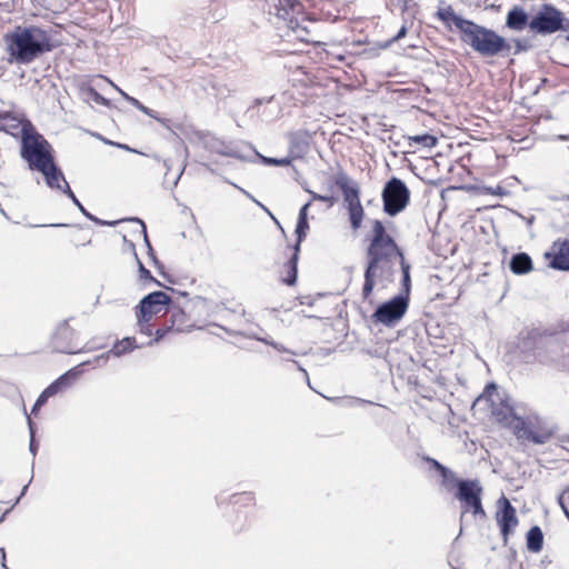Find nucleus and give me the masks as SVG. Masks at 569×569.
Wrapping results in <instances>:
<instances>
[{
	"label": "nucleus",
	"instance_id": "f257e3e1",
	"mask_svg": "<svg viewBox=\"0 0 569 569\" xmlns=\"http://www.w3.org/2000/svg\"><path fill=\"white\" fill-rule=\"evenodd\" d=\"M403 258L402 250L395 239L387 232L382 221L375 220L372 237L367 248V266L365 269V282L362 298L368 299L373 291L376 278L391 281L395 274L392 258Z\"/></svg>",
	"mask_w": 569,
	"mask_h": 569
},
{
	"label": "nucleus",
	"instance_id": "f03ea898",
	"mask_svg": "<svg viewBox=\"0 0 569 569\" xmlns=\"http://www.w3.org/2000/svg\"><path fill=\"white\" fill-rule=\"evenodd\" d=\"M52 28L38 26H17L3 36L8 62L10 64H29L42 54L52 51L57 44L52 42Z\"/></svg>",
	"mask_w": 569,
	"mask_h": 569
},
{
	"label": "nucleus",
	"instance_id": "7ed1b4c3",
	"mask_svg": "<svg viewBox=\"0 0 569 569\" xmlns=\"http://www.w3.org/2000/svg\"><path fill=\"white\" fill-rule=\"evenodd\" d=\"M20 158L32 172L44 169L47 164L56 160L53 147L30 121H26L21 126Z\"/></svg>",
	"mask_w": 569,
	"mask_h": 569
},
{
	"label": "nucleus",
	"instance_id": "20e7f679",
	"mask_svg": "<svg viewBox=\"0 0 569 569\" xmlns=\"http://www.w3.org/2000/svg\"><path fill=\"white\" fill-rule=\"evenodd\" d=\"M460 39L482 57H507L511 53V46L503 37L473 21L469 22Z\"/></svg>",
	"mask_w": 569,
	"mask_h": 569
},
{
	"label": "nucleus",
	"instance_id": "39448f33",
	"mask_svg": "<svg viewBox=\"0 0 569 569\" xmlns=\"http://www.w3.org/2000/svg\"><path fill=\"white\" fill-rule=\"evenodd\" d=\"M539 361L569 371V327L540 339Z\"/></svg>",
	"mask_w": 569,
	"mask_h": 569
},
{
	"label": "nucleus",
	"instance_id": "423d86ee",
	"mask_svg": "<svg viewBox=\"0 0 569 569\" xmlns=\"http://www.w3.org/2000/svg\"><path fill=\"white\" fill-rule=\"evenodd\" d=\"M512 431L519 440H527L535 445L547 443L555 433V428L548 425L535 412L519 413L512 423Z\"/></svg>",
	"mask_w": 569,
	"mask_h": 569
},
{
	"label": "nucleus",
	"instance_id": "0eeeda50",
	"mask_svg": "<svg viewBox=\"0 0 569 569\" xmlns=\"http://www.w3.org/2000/svg\"><path fill=\"white\" fill-rule=\"evenodd\" d=\"M530 30L539 36H549L569 30V19L551 3H542L530 19Z\"/></svg>",
	"mask_w": 569,
	"mask_h": 569
},
{
	"label": "nucleus",
	"instance_id": "6e6552de",
	"mask_svg": "<svg viewBox=\"0 0 569 569\" xmlns=\"http://www.w3.org/2000/svg\"><path fill=\"white\" fill-rule=\"evenodd\" d=\"M483 488L478 479H465L458 483L455 498L460 501L462 520L466 513H471L473 518L486 519L487 513L482 506Z\"/></svg>",
	"mask_w": 569,
	"mask_h": 569
},
{
	"label": "nucleus",
	"instance_id": "1a4fd4ad",
	"mask_svg": "<svg viewBox=\"0 0 569 569\" xmlns=\"http://www.w3.org/2000/svg\"><path fill=\"white\" fill-rule=\"evenodd\" d=\"M383 211L395 217L406 209L410 201V191L407 184L397 177L390 178L381 192Z\"/></svg>",
	"mask_w": 569,
	"mask_h": 569
},
{
	"label": "nucleus",
	"instance_id": "9d476101",
	"mask_svg": "<svg viewBox=\"0 0 569 569\" xmlns=\"http://www.w3.org/2000/svg\"><path fill=\"white\" fill-rule=\"evenodd\" d=\"M486 393H489L492 416L497 421L512 429V423L520 412L519 409L512 405L510 397L505 391H498L495 383L487 385Z\"/></svg>",
	"mask_w": 569,
	"mask_h": 569
},
{
	"label": "nucleus",
	"instance_id": "9b49d317",
	"mask_svg": "<svg viewBox=\"0 0 569 569\" xmlns=\"http://www.w3.org/2000/svg\"><path fill=\"white\" fill-rule=\"evenodd\" d=\"M409 301L406 295H396L388 301L380 303L371 316L375 323L395 327L406 315Z\"/></svg>",
	"mask_w": 569,
	"mask_h": 569
},
{
	"label": "nucleus",
	"instance_id": "f8f14e48",
	"mask_svg": "<svg viewBox=\"0 0 569 569\" xmlns=\"http://www.w3.org/2000/svg\"><path fill=\"white\" fill-rule=\"evenodd\" d=\"M301 3L298 0H277L274 4V14L278 19L287 22V27L292 30L300 40H307L306 36L309 33L306 27L300 26L295 14L301 9Z\"/></svg>",
	"mask_w": 569,
	"mask_h": 569
},
{
	"label": "nucleus",
	"instance_id": "ddd939ff",
	"mask_svg": "<svg viewBox=\"0 0 569 569\" xmlns=\"http://www.w3.org/2000/svg\"><path fill=\"white\" fill-rule=\"evenodd\" d=\"M76 331L73 328L69 326V320H62L58 323L56 327L54 332L51 337V345L52 348L57 352L61 353H78L81 350L76 348L74 339H76Z\"/></svg>",
	"mask_w": 569,
	"mask_h": 569
},
{
	"label": "nucleus",
	"instance_id": "4468645a",
	"mask_svg": "<svg viewBox=\"0 0 569 569\" xmlns=\"http://www.w3.org/2000/svg\"><path fill=\"white\" fill-rule=\"evenodd\" d=\"M498 503L499 510L496 515L497 523L499 526L503 541L507 542L509 535L512 533L519 521L516 515V508L506 497H501Z\"/></svg>",
	"mask_w": 569,
	"mask_h": 569
},
{
	"label": "nucleus",
	"instance_id": "2eb2a0df",
	"mask_svg": "<svg viewBox=\"0 0 569 569\" xmlns=\"http://www.w3.org/2000/svg\"><path fill=\"white\" fill-rule=\"evenodd\" d=\"M171 302V298L163 291H153L144 296L138 307L137 315H141L142 317L152 318L153 315H157L166 310Z\"/></svg>",
	"mask_w": 569,
	"mask_h": 569
},
{
	"label": "nucleus",
	"instance_id": "dca6fc26",
	"mask_svg": "<svg viewBox=\"0 0 569 569\" xmlns=\"http://www.w3.org/2000/svg\"><path fill=\"white\" fill-rule=\"evenodd\" d=\"M541 338H545V336L539 335L537 331H521L519 333L516 348L521 353L525 362H530L532 359L539 360L538 352L541 351Z\"/></svg>",
	"mask_w": 569,
	"mask_h": 569
},
{
	"label": "nucleus",
	"instance_id": "f3484780",
	"mask_svg": "<svg viewBox=\"0 0 569 569\" xmlns=\"http://www.w3.org/2000/svg\"><path fill=\"white\" fill-rule=\"evenodd\" d=\"M548 266L555 270L569 271V240L557 239L552 242L550 251L545 253Z\"/></svg>",
	"mask_w": 569,
	"mask_h": 569
},
{
	"label": "nucleus",
	"instance_id": "a211bd4d",
	"mask_svg": "<svg viewBox=\"0 0 569 569\" xmlns=\"http://www.w3.org/2000/svg\"><path fill=\"white\" fill-rule=\"evenodd\" d=\"M206 148L212 152L220 156L232 157L241 160L250 159V156L247 152H243L242 149L246 150L243 143L238 144L233 142H226L217 138H210L206 141Z\"/></svg>",
	"mask_w": 569,
	"mask_h": 569
},
{
	"label": "nucleus",
	"instance_id": "6ab92c4d",
	"mask_svg": "<svg viewBox=\"0 0 569 569\" xmlns=\"http://www.w3.org/2000/svg\"><path fill=\"white\" fill-rule=\"evenodd\" d=\"M335 183L341 190V192L343 194V200L347 206H351V203L352 204L360 203L359 187L355 181L351 180V178L347 173L339 172L335 177Z\"/></svg>",
	"mask_w": 569,
	"mask_h": 569
},
{
	"label": "nucleus",
	"instance_id": "aec40b11",
	"mask_svg": "<svg viewBox=\"0 0 569 569\" xmlns=\"http://www.w3.org/2000/svg\"><path fill=\"white\" fill-rule=\"evenodd\" d=\"M37 172L43 176L48 188L52 190H59L64 193V186L68 183V181L66 180L64 174L61 168L57 164L56 160L47 164L44 169H40Z\"/></svg>",
	"mask_w": 569,
	"mask_h": 569
},
{
	"label": "nucleus",
	"instance_id": "412c9836",
	"mask_svg": "<svg viewBox=\"0 0 569 569\" xmlns=\"http://www.w3.org/2000/svg\"><path fill=\"white\" fill-rule=\"evenodd\" d=\"M530 17L520 6H513L506 16V27L513 31H522L527 27L530 29Z\"/></svg>",
	"mask_w": 569,
	"mask_h": 569
},
{
	"label": "nucleus",
	"instance_id": "4be33fe9",
	"mask_svg": "<svg viewBox=\"0 0 569 569\" xmlns=\"http://www.w3.org/2000/svg\"><path fill=\"white\" fill-rule=\"evenodd\" d=\"M82 375L80 366H76L61 375L58 379L51 382L48 387L54 395L68 389L72 383Z\"/></svg>",
	"mask_w": 569,
	"mask_h": 569
},
{
	"label": "nucleus",
	"instance_id": "5701e85b",
	"mask_svg": "<svg viewBox=\"0 0 569 569\" xmlns=\"http://www.w3.org/2000/svg\"><path fill=\"white\" fill-rule=\"evenodd\" d=\"M509 269L515 274H527L533 269L532 259L526 252L515 253L509 261Z\"/></svg>",
	"mask_w": 569,
	"mask_h": 569
},
{
	"label": "nucleus",
	"instance_id": "b1692460",
	"mask_svg": "<svg viewBox=\"0 0 569 569\" xmlns=\"http://www.w3.org/2000/svg\"><path fill=\"white\" fill-rule=\"evenodd\" d=\"M166 312L170 313V326L173 330L183 331L186 328L191 327L188 325V317L186 311L182 308L173 305L172 301L168 308H166Z\"/></svg>",
	"mask_w": 569,
	"mask_h": 569
},
{
	"label": "nucleus",
	"instance_id": "393cba45",
	"mask_svg": "<svg viewBox=\"0 0 569 569\" xmlns=\"http://www.w3.org/2000/svg\"><path fill=\"white\" fill-rule=\"evenodd\" d=\"M437 17L443 23L452 22L455 24V27L460 31V33L463 32V30L467 28V26L471 21V20L465 19L461 16L457 14L450 6H448L447 8H443V9H439L437 12Z\"/></svg>",
	"mask_w": 569,
	"mask_h": 569
},
{
	"label": "nucleus",
	"instance_id": "a878e982",
	"mask_svg": "<svg viewBox=\"0 0 569 569\" xmlns=\"http://www.w3.org/2000/svg\"><path fill=\"white\" fill-rule=\"evenodd\" d=\"M527 548L531 552H539L543 547V533L539 526L529 529L526 536Z\"/></svg>",
	"mask_w": 569,
	"mask_h": 569
},
{
	"label": "nucleus",
	"instance_id": "bb28decb",
	"mask_svg": "<svg viewBox=\"0 0 569 569\" xmlns=\"http://www.w3.org/2000/svg\"><path fill=\"white\" fill-rule=\"evenodd\" d=\"M140 348L139 345H137L134 337H126L122 340H118L113 347L109 350L110 355L113 357H121L123 355H127L134 349Z\"/></svg>",
	"mask_w": 569,
	"mask_h": 569
},
{
	"label": "nucleus",
	"instance_id": "cd10ccee",
	"mask_svg": "<svg viewBox=\"0 0 569 569\" xmlns=\"http://www.w3.org/2000/svg\"><path fill=\"white\" fill-rule=\"evenodd\" d=\"M299 253L293 250L292 256L288 260V262L284 264L286 269V277L282 278V282L288 286H293L297 282L298 278V260H299Z\"/></svg>",
	"mask_w": 569,
	"mask_h": 569
},
{
	"label": "nucleus",
	"instance_id": "c85d7f7f",
	"mask_svg": "<svg viewBox=\"0 0 569 569\" xmlns=\"http://www.w3.org/2000/svg\"><path fill=\"white\" fill-rule=\"evenodd\" d=\"M66 190H64V194L71 199V201L74 203V206L78 207V209L80 210V212L86 217L88 218L89 220L100 224V226H113L114 222H107V221H102L100 219H98L97 217H94L93 214H91L84 207L83 204L79 201V199L76 197V194L73 193V191L71 190L69 183H66L64 186Z\"/></svg>",
	"mask_w": 569,
	"mask_h": 569
},
{
	"label": "nucleus",
	"instance_id": "c756f323",
	"mask_svg": "<svg viewBox=\"0 0 569 569\" xmlns=\"http://www.w3.org/2000/svg\"><path fill=\"white\" fill-rule=\"evenodd\" d=\"M243 147L246 148L247 154H249L250 158L252 157V154L254 157H259L261 159L262 163H264L267 166L286 167V166H289L291 162L290 158H288V157H286V158L264 157V156L260 154L258 151H256L251 144L243 143Z\"/></svg>",
	"mask_w": 569,
	"mask_h": 569
},
{
	"label": "nucleus",
	"instance_id": "7c9ffc66",
	"mask_svg": "<svg viewBox=\"0 0 569 569\" xmlns=\"http://www.w3.org/2000/svg\"><path fill=\"white\" fill-rule=\"evenodd\" d=\"M348 214H349V222L352 230L357 231L362 223L365 211L361 206V202L358 204L347 206Z\"/></svg>",
	"mask_w": 569,
	"mask_h": 569
},
{
	"label": "nucleus",
	"instance_id": "2f4dec72",
	"mask_svg": "<svg viewBox=\"0 0 569 569\" xmlns=\"http://www.w3.org/2000/svg\"><path fill=\"white\" fill-rule=\"evenodd\" d=\"M308 142L298 136H292L290 139V154L293 158H302L308 151Z\"/></svg>",
	"mask_w": 569,
	"mask_h": 569
},
{
	"label": "nucleus",
	"instance_id": "473e14b6",
	"mask_svg": "<svg viewBox=\"0 0 569 569\" xmlns=\"http://www.w3.org/2000/svg\"><path fill=\"white\" fill-rule=\"evenodd\" d=\"M400 268L402 273V290L399 295H406V298L409 300L411 290L410 264L406 261L405 257L400 260Z\"/></svg>",
	"mask_w": 569,
	"mask_h": 569
},
{
	"label": "nucleus",
	"instance_id": "72a5a7b5",
	"mask_svg": "<svg viewBox=\"0 0 569 569\" xmlns=\"http://www.w3.org/2000/svg\"><path fill=\"white\" fill-rule=\"evenodd\" d=\"M410 146H422L425 148H433L438 143V138L433 134L423 133L408 137Z\"/></svg>",
	"mask_w": 569,
	"mask_h": 569
},
{
	"label": "nucleus",
	"instance_id": "f704fd0d",
	"mask_svg": "<svg viewBox=\"0 0 569 569\" xmlns=\"http://www.w3.org/2000/svg\"><path fill=\"white\" fill-rule=\"evenodd\" d=\"M308 230H309L308 219L298 218L296 230H295V233L297 236V242L293 246L295 251L300 252L301 242L307 237Z\"/></svg>",
	"mask_w": 569,
	"mask_h": 569
},
{
	"label": "nucleus",
	"instance_id": "c9c22d12",
	"mask_svg": "<svg viewBox=\"0 0 569 569\" xmlns=\"http://www.w3.org/2000/svg\"><path fill=\"white\" fill-rule=\"evenodd\" d=\"M441 479H442V486L447 489V490H451V489H458V483L460 481H463L465 479H460L458 478L455 472L452 470H450L448 468V472L447 473H439Z\"/></svg>",
	"mask_w": 569,
	"mask_h": 569
},
{
	"label": "nucleus",
	"instance_id": "e433bc0d",
	"mask_svg": "<svg viewBox=\"0 0 569 569\" xmlns=\"http://www.w3.org/2000/svg\"><path fill=\"white\" fill-rule=\"evenodd\" d=\"M230 502L233 505H252L254 502V496L252 492L233 493L230 497Z\"/></svg>",
	"mask_w": 569,
	"mask_h": 569
},
{
	"label": "nucleus",
	"instance_id": "4c0bfd02",
	"mask_svg": "<svg viewBox=\"0 0 569 569\" xmlns=\"http://www.w3.org/2000/svg\"><path fill=\"white\" fill-rule=\"evenodd\" d=\"M252 338L257 339L258 341H261L266 345H269L271 346L272 348H274L276 350L280 351V352H284V353H289L291 356H297V352L293 351V350H290L288 348H286L281 343H278L276 341H273L272 339L268 338V337H257V336H252Z\"/></svg>",
	"mask_w": 569,
	"mask_h": 569
},
{
	"label": "nucleus",
	"instance_id": "58836bf2",
	"mask_svg": "<svg viewBox=\"0 0 569 569\" xmlns=\"http://www.w3.org/2000/svg\"><path fill=\"white\" fill-rule=\"evenodd\" d=\"M129 220H130V221H133V222H137V223H139V224L141 226V232H142V234H143L144 243H146V244H147V247H148L149 254H150V257L152 258V260H153L156 263H158L159 261L157 260V258H156V256H154V252H153V250H152V247H151V244H150V241H149V239H148L147 228H146L144 222H143L141 219H139V218H131V219H129Z\"/></svg>",
	"mask_w": 569,
	"mask_h": 569
},
{
	"label": "nucleus",
	"instance_id": "ea45409f",
	"mask_svg": "<svg viewBox=\"0 0 569 569\" xmlns=\"http://www.w3.org/2000/svg\"><path fill=\"white\" fill-rule=\"evenodd\" d=\"M110 357H111L110 352L107 351L104 353H101V355L94 357L92 360H88V361L80 363L79 366H80V368L83 366H87V365H93L94 367H103V366H106V363L108 362Z\"/></svg>",
	"mask_w": 569,
	"mask_h": 569
},
{
	"label": "nucleus",
	"instance_id": "a19ab883",
	"mask_svg": "<svg viewBox=\"0 0 569 569\" xmlns=\"http://www.w3.org/2000/svg\"><path fill=\"white\" fill-rule=\"evenodd\" d=\"M137 325L139 327V331L146 336L152 335V327L150 325V318L142 317L141 315H137Z\"/></svg>",
	"mask_w": 569,
	"mask_h": 569
},
{
	"label": "nucleus",
	"instance_id": "79ce46f5",
	"mask_svg": "<svg viewBox=\"0 0 569 569\" xmlns=\"http://www.w3.org/2000/svg\"><path fill=\"white\" fill-rule=\"evenodd\" d=\"M28 427L30 432V443H29V451L30 453L36 457L38 452V442L36 441V430H34V423L32 420L28 417Z\"/></svg>",
	"mask_w": 569,
	"mask_h": 569
},
{
	"label": "nucleus",
	"instance_id": "37998d69",
	"mask_svg": "<svg viewBox=\"0 0 569 569\" xmlns=\"http://www.w3.org/2000/svg\"><path fill=\"white\" fill-rule=\"evenodd\" d=\"M134 257L137 259V262H138V271H139V277L141 280H149V281H153L156 282L157 284H160V282L158 280H156L150 270H148L144 264L140 261V259L138 258L137 253L134 252Z\"/></svg>",
	"mask_w": 569,
	"mask_h": 569
},
{
	"label": "nucleus",
	"instance_id": "c03bdc74",
	"mask_svg": "<svg viewBox=\"0 0 569 569\" xmlns=\"http://www.w3.org/2000/svg\"><path fill=\"white\" fill-rule=\"evenodd\" d=\"M87 96L92 100L94 101L96 103L98 104H101V106H108L109 104V100L106 99L102 94H100L96 89H93L92 87H89L87 90Z\"/></svg>",
	"mask_w": 569,
	"mask_h": 569
},
{
	"label": "nucleus",
	"instance_id": "a18cd8bd",
	"mask_svg": "<svg viewBox=\"0 0 569 569\" xmlns=\"http://www.w3.org/2000/svg\"><path fill=\"white\" fill-rule=\"evenodd\" d=\"M171 326H166L163 328H158L154 332V338L149 340L147 346H152L154 342H159L160 340H162L166 335L171 330Z\"/></svg>",
	"mask_w": 569,
	"mask_h": 569
},
{
	"label": "nucleus",
	"instance_id": "49530a36",
	"mask_svg": "<svg viewBox=\"0 0 569 569\" xmlns=\"http://www.w3.org/2000/svg\"><path fill=\"white\" fill-rule=\"evenodd\" d=\"M127 101H129L133 107H136L138 110L142 111L143 113L150 116V117H153V111L149 108H147L146 106H143L139 100H137L136 98L133 97H127Z\"/></svg>",
	"mask_w": 569,
	"mask_h": 569
},
{
	"label": "nucleus",
	"instance_id": "de8ad7c7",
	"mask_svg": "<svg viewBox=\"0 0 569 569\" xmlns=\"http://www.w3.org/2000/svg\"><path fill=\"white\" fill-rule=\"evenodd\" d=\"M310 196H311V201H322V202H328L330 206L333 204L335 202V198L332 196H325V194H319L315 191H311V190H307Z\"/></svg>",
	"mask_w": 569,
	"mask_h": 569
},
{
	"label": "nucleus",
	"instance_id": "09e8293b",
	"mask_svg": "<svg viewBox=\"0 0 569 569\" xmlns=\"http://www.w3.org/2000/svg\"><path fill=\"white\" fill-rule=\"evenodd\" d=\"M363 351L372 358H383L386 356V349L383 346L368 348V349H365Z\"/></svg>",
	"mask_w": 569,
	"mask_h": 569
},
{
	"label": "nucleus",
	"instance_id": "8fccbe9b",
	"mask_svg": "<svg viewBox=\"0 0 569 569\" xmlns=\"http://www.w3.org/2000/svg\"><path fill=\"white\" fill-rule=\"evenodd\" d=\"M513 42H515V50H513L512 54H515V56L519 54L521 52H525L530 48V46L528 44V42L526 40L515 39Z\"/></svg>",
	"mask_w": 569,
	"mask_h": 569
},
{
	"label": "nucleus",
	"instance_id": "3c124183",
	"mask_svg": "<svg viewBox=\"0 0 569 569\" xmlns=\"http://www.w3.org/2000/svg\"><path fill=\"white\" fill-rule=\"evenodd\" d=\"M566 496H568V498H569V487L567 489H565L557 498V502H558L559 507L561 508L565 516L567 517V512H569V509L565 502Z\"/></svg>",
	"mask_w": 569,
	"mask_h": 569
},
{
	"label": "nucleus",
	"instance_id": "603ef678",
	"mask_svg": "<svg viewBox=\"0 0 569 569\" xmlns=\"http://www.w3.org/2000/svg\"><path fill=\"white\" fill-rule=\"evenodd\" d=\"M52 396H54V393L52 392V390H51L49 387H47V388H46V389L40 393V396L38 397V399L36 400V402H38V406H41V407H42V406L47 402V400H48L50 397H52Z\"/></svg>",
	"mask_w": 569,
	"mask_h": 569
},
{
	"label": "nucleus",
	"instance_id": "864d4df0",
	"mask_svg": "<svg viewBox=\"0 0 569 569\" xmlns=\"http://www.w3.org/2000/svg\"><path fill=\"white\" fill-rule=\"evenodd\" d=\"M430 465L431 467L439 473H447L448 472V467L443 466L442 463H440L438 460L433 459V458H427L426 459Z\"/></svg>",
	"mask_w": 569,
	"mask_h": 569
},
{
	"label": "nucleus",
	"instance_id": "5fc2aeb1",
	"mask_svg": "<svg viewBox=\"0 0 569 569\" xmlns=\"http://www.w3.org/2000/svg\"><path fill=\"white\" fill-rule=\"evenodd\" d=\"M310 206H311V201H308L307 203H305L299 210L298 218L308 219V210H309Z\"/></svg>",
	"mask_w": 569,
	"mask_h": 569
},
{
	"label": "nucleus",
	"instance_id": "6e6d98bb",
	"mask_svg": "<svg viewBox=\"0 0 569 569\" xmlns=\"http://www.w3.org/2000/svg\"><path fill=\"white\" fill-rule=\"evenodd\" d=\"M189 302L192 303L196 307H198V306L204 307V305L207 303V299H204V298H202L200 296H196L194 298L190 299Z\"/></svg>",
	"mask_w": 569,
	"mask_h": 569
},
{
	"label": "nucleus",
	"instance_id": "4d7b16f0",
	"mask_svg": "<svg viewBox=\"0 0 569 569\" xmlns=\"http://www.w3.org/2000/svg\"><path fill=\"white\" fill-rule=\"evenodd\" d=\"M239 190H241L248 198H250L252 201H254L260 208H262L266 212L270 213L268 208H266L261 202L256 200L248 191L243 190L242 188L236 186Z\"/></svg>",
	"mask_w": 569,
	"mask_h": 569
},
{
	"label": "nucleus",
	"instance_id": "13d9d810",
	"mask_svg": "<svg viewBox=\"0 0 569 569\" xmlns=\"http://www.w3.org/2000/svg\"><path fill=\"white\" fill-rule=\"evenodd\" d=\"M407 27L406 26H402L399 31L397 32V34L392 38V41L396 42V41H399L400 39H402L403 37H406L407 34Z\"/></svg>",
	"mask_w": 569,
	"mask_h": 569
},
{
	"label": "nucleus",
	"instance_id": "bf43d9fd",
	"mask_svg": "<svg viewBox=\"0 0 569 569\" xmlns=\"http://www.w3.org/2000/svg\"><path fill=\"white\" fill-rule=\"evenodd\" d=\"M291 361H292V362L297 366V368H298V369L303 373V376H305V378H306V380H307V382H308V386L310 387V380H309V376H308L307 370H306V369H303V368L299 365V362H298V361H296V360H291Z\"/></svg>",
	"mask_w": 569,
	"mask_h": 569
},
{
	"label": "nucleus",
	"instance_id": "052dcab7",
	"mask_svg": "<svg viewBox=\"0 0 569 569\" xmlns=\"http://www.w3.org/2000/svg\"><path fill=\"white\" fill-rule=\"evenodd\" d=\"M0 551H1V567H2L3 569H9V568L7 567L6 551H4V549H3V548H0Z\"/></svg>",
	"mask_w": 569,
	"mask_h": 569
},
{
	"label": "nucleus",
	"instance_id": "680f3d73",
	"mask_svg": "<svg viewBox=\"0 0 569 569\" xmlns=\"http://www.w3.org/2000/svg\"><path fill=\"white\" fill-rule=\"evenodd\" d=\"M488 190H489V191H490V193H492V194H500V196H501V194H503V193H505L503 189H502L501 187H499V186H498V187H496L495 189L489 188Z\"/></svg>",
	"mask_w": 569,
	"mask_h": 569
},
{
	"label": "nucleus",
	"instance_id": "e2e57ef3",
	"mask_svg": "<svg viewBox=\"0 0 569 569\" xmlns=\"http://www.w3.org/2000/svg\"><path fill=\"white\" fill-rule=\"evenodd\" d=\"M184 171V167L179 171V173L177 174V177L174 178V180L172 181V187H177L182 173Z\"/></svg>",
	"mask_w": 569,
	"mask_h": 569
},
{
	"label": "nucleus",
	"instance_id": "0e129e2a",
	"mask_svg": "<svg viewBox=\"0 0 569 569\" xmlns=\"http://www.w3.org/2000/svg\"><path fill=\"white\" fill-rule=\"evenodd\" d=\"M162 163H163V167H164V168H166V170H167V172H166V177H167V176H168L169 170L171 169L170 160L164 159V160L162 161Z\"/></svg>",
	"mask_w": 569,
	"mask_h": 569
},
{
	"label": "nucleus",
	"instance_id": "69168bd1",
	"mask_svg": "<svg viewBox=\"0 0 569 569\" xmlns=\"http://www.w3.org/2000/svg\"><path fill=\"white\" fill-rule=\"evenodd\" d=\"M27 490H28V485H26V486L22 488L21 493H20V496L17 498L16 502L13 503V506H16V505L20 501L21 497L26 495Z\"/></svg>",
	"mask_w": 569,
	"mask_h": 569
},
{
	"label": "nucleus",
	"instance_id": "338daca9",
	"mask_svg": "<svg viewBox=\"0 0 569 569\" xmlns=\"http://www.w3.org/2000/svg\"><path fill=\"white\" fill-rule=\"evenodd\" d=\"M116 146H117V147H119V148H122V149H124V150L136 152V150L131 149V148H130V147H128L127 144L117 143Z\"/></svg>",
	"mask_w": 569,
	"mask_h": 569
},
{
	"label": "nucleus",
	"instance_id": "774afa93",
	"mask_svg": "<svg viewBox=\"0 0 569 569\" xmlns=\"http://www.w3.org/2000/svg\"><path fill=\"white\" fill-rule=\"evenodd\" d=\"M41 408V406H38V402H34L32 409H31V413L32 415H36L37 411Z\"/></svg>",
	"mask_w": 569,
	"mask_h": 569
}]
</instances>
